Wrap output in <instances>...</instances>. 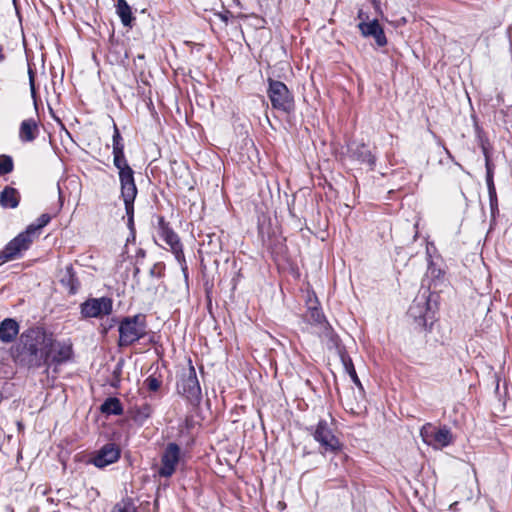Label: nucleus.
Instances as JSON below:
<instances>
[{
  "instance_id": "nucleus-15",
  "label": "nucleus",
  "mask_w": 512,
  "mask_h": 512,
  "mask_svg": "<svg viewBox=\"0 0 512 512\" xmlns=\"http://www.w3.org/2000/svg\"><path fill=\"white\" fill-rule=\"evenodd\" d=\"M350 158L358 161L360 164H366L371 170L376 166V156L365 143L353 142L348 145Z\"/></svg>"
},
{
  "instance_id": "nucleus-24",
  "label": "nucleus",
  "mask_w": 512,
  "mask_h": 512,
  "mask_svg": "<svg viewBox=\"0 0 512 512\" xmlns=\"http://www.w3.org/2000/svg\"><path fill=\"white\" fill-rule=\"evenodd\" d=\"M51 221V216L47 213L41 214L36 222L31 223L27 226V230H29L36 238L39 236L40 231Z\"/></svg>"
},
{
  "instance_id": "nucleus-30",
  "label": "nucleus",
  "mask_w": 512,
  "mask_h": 512,
  "mask_svg": "<svg viewBox=\"0 0 512 512\" xmlns=\"http://www.w3.org/2000/svg\"><path fill=\"white\" fill-rule=\"evenodd\" d=\"M369 37H373L376 44L380 47L387 44V38L381 26H378L376 29H374V31L369 34Z\"/></svg>"
},
{
  "instance_id": "nucleus-7",
  "label": "nucleus",
  "mask_w": 512,
  "mask_h": 512,
  "mask_svg": "<svg viewBox=\"0 0 512 512\" xmlns=\"http://www.w3.org/2000/svg\"><path fill=\"white\" fill-rule=\"evenodd\" d=\"M420 435L424 443L435 449H441L453 443L454 437L451 429L446 425L436 427L431 423H426L420 430Z\"/></svg>"
},
{
  "instance_id": "nucleus-20",
  "label": "nucleus",
  "mask_w": 512,
  "mask_h": 512,
  "mask_svg": "<svg viewBox=\"0 0 512 512\" xmlns=\"http://www.w3.org/2000/svg\"><path fill=\"white\" fill-rule=\"evenodd\" d=\"M60 282L64 287L68 289L70 294H76L78 292L80 282L71 264L65 267V273L62 276Z\"/></svg>"
},
{
  "instance_id": "nucleus-29",
  "label": "nucleus",
  "mask_w": 512,
  "mask_h": 512,
  "mask_svg": "<svg viewBox=\"0 0 512 512\" xmlns=\"http://www.w3.org/2000/svg\"><path fill=\"white\" fill-rule=\"evenodd\" d=\"M378 26H380L377 19H374L370 22L362 21L358 24V28L361 32V34L364 37H369V34L374 31Z\"/></svg>"
},
{
  "instance_id": "nucleus-13",
  "label": "nucleus",
  "mask_w": 512,
  "mask_h": 512,
  "mask_svg": "<svg viewBox=\"0 0 512 512\" xmlns=\"http://www.w3.org/2000/svg\"><path fill=\"white\" fill-rule=\"evenodd\" d=\"M181 449L177 443H168L162 456L161 466L158 469V475L160 477L169 478L171 477L177 468L180 460Z\"/></svg>"
},
{
  "instance_id": "nucleus-22",
  "label": "nucleus",
  "mask_w": 512,
  "mask_h": 512,
  "mask_svg": "<svg viewBox=\"0 0 512 512\" xmlns=\"http://www.w3.org/2000/svg\"><path fill=\"white\" fill-rule=\"evenodd\" d=\"M116 12L124 26H132V22L135 18L133 17L131 7L128 5L126 0H117Z\"/></svg>"
},
{
  "instance_id": "nucleus-45",
  "label": "nucleus",
  "mask_w": 512,
  "mask_h": 512,
  "mask_svg": "<svg viewBox=\"0 0 512 512\" xmlns=\"http://www.w3.org/2000/svg\"><path fill=\"white\" fill-rule=\"evenodd\" d=\"M445 152L448 155V157L453 160V156H452L451 152L447 148H445Z\"/></svg>"
},
{
  "instance_id": "nucleus-35",
  "label": "nucleus",
  "mask_w": 512,
  "mask_h": 512,
  "mask_svg": "<svg viewBox=\"0 0 512 512\" xmlns=\"http://www.w3.org/2000/svg\"><path fill=\"white\" fill-rule=\"evenodd\" d=\"M427 274L433 279H439L442 276V270L437 268L432 261H429Z\"/></svg>"
},
{
  "instance_id": "nucleus-8",
  "label": "nucleus",
  "mask_w": 512,
  "mask_h": 512,
  "mask_svg": "<svg viewBox=\"0 0 512 512\" xmlns=\"http://www.w3.org/2000/svg\"><path fill=\"white\" fill-rule=\"evenodd\" d=\"M36 237L27 229L9 241L0 252V265L17 258L22 251L29 249Z\"/></svg>"
},
{
  "instance_id": "nucleus-21",
  "label": "nucleus",
  "mask_w": 512,
  "mask_h": 512,
  "mask_svg": "<svg viewBox=\"0 0 512 512\" xmlns=\"http://www.w3.org/2000/svg\"><path fill=\"white\" fill-rule=\"evenodd\" d=\"M103 414L120 416L123 414V406L117 397L107 398L100 407Z\"/></svg>"
},
{
  "instance_id": "nucleus-19",
  "label": "nucleus",
  "mask_w": 512,
  "mask_h": 512,
  "mask_svg": "<svg viewBox=\"0 0 512 512\" xmlns=\"http://www.w3.org/2000/svg\"><path fill=\"white\" fill-rule=\"evenodd\" d=\"M39 133L38 124L35 119H25L20 124L19 138L22 142L34 141Z\"/></svg>"
},
{
  "instance_id": "nucleus-39",
  "label": "nucleus",
  "mask_w": 512,
  "mask_h": 512,
  "mask_svg": "<svg viewBox=\"0 0 512 512\" xmlns=\"http://www.w3.org/2000/svg\"><path fill=\"white\" fill-rule=\"evenodd\" d=\"M489 203H490L491 217L493 219H495L496 215L499 213L498 199L490 200Z\"/></svg>"
},
{
  "instance_id": "nucleus-43",
  "label": "nucleus",
  "mask_w": 512,
  "mask_h": 512,
  "mask_svg": "<svg viewBox=\"0 0 512 512\" xmlns=\"http://www.w3.org/2000/svg\"><path fill=\"white\" fill-rule=\"evenodd\" d=\"M140 273V268L138 266H135L133 276L136 278Z\"/></svg>"
},
{
  "instance_id": "nucleus-18",
  "label": "nucleus",
  "mask_w": 512,
  "mask_h": 512,
  "mask_svg": "<svg viewBox=\"0 0 512 512\" xmlns=\"http://www.w3.org/2000/svg\"><path fill=\"white\" fill-rule=\"evenodd\" d=\"M20 193L16 188L5 186L0 192V206L5 209H15L20 203Z\"/></svg>"
},
{
  "instance_id": "nucleus-41",
  "label": "nucleus",
  "mask_w": 512,
  "mask_h": 512,
  "mask_svg": "<svg viewBox=\"0 0 512 512\" xmlns=\"http://www.w3.org/2000/svg\"><path fill=\"white\" fill-rule=\"evenodd\" d=\"M485 161H491V146L481 148Z\"/></svg>"
},
{
  "instance_id": "nucleus-1",
  "label": "nucleus",
  "mask_w": 512,
  "mask_h": 512,
  "mask_svg": "<svg viewBox=\"0 0 512 512\" xmlns=\"http://www.w3.org/2000/svg\"><path fill=\"white\" fill-rule=\"evenodd\" d=\"M54 336L43 327H30L19 338L14 350V359L27 368L48 365L53 351Z\"/></svg>"
},
{
  "instance_id": "nucleus-9",
  "label": "nucleus",
  "mask_w": 512,
  "mask_h": 512,
  "mask_svg": "<svg viewBox=\"0 0 512 512\" xmlns=\"http://www.w3.org/2000/svg\"><path fill=\"white\" fill-rule=\"evenodd\" d=\"M113 301L109 297L88 298L80 304V314L84 319L102 318L112 313Z\"/></svg>"
},
{
  "instance_id": "nucleus-33",
  "label": "nucleus",
  "mask_w": 512,
  "mask_h": 512,
  "mask_svg": "<svg viewBox=\"0 0 512 512\" xmlns=\"http://www.w3.org/2000/svg\"><path fill=\"white\" fill-rule=\"evenodd\" d=\"M165 264L163 262L155 263L149 271L151 277L161 278L164 276Z\"/></svg>"
},
{
  "instance_id": "nucleus-27",
  "label": "nucleus",
  "mask_w": 512,
  "mask_h": 512,
  "mask_svg": "<svg viewBox=\"0 0 512 512\" xmlns=\"http://www.w3.org/2000/svg\"><path fill=\"white\" fill-rule=\"evenodd\" d=\"M110 512H137V508L131 499H124L116 503Z\"/></svg>"
},
{
  "instance_id": "nucleus-37",
  "label": "nucleus",
  "mask_w": 512,
  "mask_h": 512,
  "mask_svg": "<svg viewBox=\"0 0 512 512\" xmlns=\"http://www.w3.org/2000/svg\"><path fill=\"white\" fill-rule=\"evenodd\" d=\"M28 75H29V85H30L31 94L33 97H35V95H36L35 81H34L35 73L30 66L28 67Z\"/></svg>"
},
{
  "instance_id": "nucleus-36",
  "label": "nucleus",
  "mask_w": 512,
  "mask_h": 512,
  "mask_svg": "<svg viewBox=\"0 0 512 512\" xmlns=\"http://www.w3.org/2000/svg\"><path fill=\"white\" fill-rule=\"evenodd\" d=\"M206 237L208 239V244L212 246V251L216 252L218 249L221 248L220 240L218 237H216L215 234H208Z\"/></svg>"
},
{
  "instance_id": "nucleus-40",
  "label": "nucleus",
  "mask_w": 512,
  "mask_h": 512,
  "mask_svg": "<svg viewBox=\"0 0 512 512\" xmlns=\"http://www.w3.org/2000/svg\"><path fill=\"white\" fill-rule=\"evenodd\" d=\"M478 141H479L480 148H484V147L490 146V143H489L487 137H485V136H483L481 134H478Z\"/></svg>"
},
{
  "instance_id": "nucleus-34",
  "label": "nucleus",
  "mask_w": 512,
  "mask_h": 512,
  "mask_svg": "<svg viewBox=\"0 0 512 512\" xmlns=\"http://www.w3.org/2000/svg\"><path fill=\"white\" fill-rule=\"evenodd\" d=\"M486 168V183L494 182V169L495 165L492 161H485Z\"/></svg>"
},
{
  "instance_id": "nucleus-42",
  "label": "nucleus",
  "mask_w": 512,
  "mask_h": 512,
  "mask_svg": "<svg viewBox=\"0 0 512 512\" xmlns=\"http://www.w3.org/2000/svg\"><path fill=\"white\" fill-rule=\"evenodd\" d=\"M146 256V252L144 249H138L136 252V264H139L140 260H143Z\"/></svg>"
},
{
  "instance_id": "nucleus-38",
  "label": "nucleus",
  "mask_w": 512,
  "mask_h": 512,
  "mask_svg": "<svg viewBox=\"0 0 512 512\" xmlns=\"http://www.w3.org/2000/svg\"><path fill=\"white\" fill-rule=\"evenodd\" d=\"M486 185H487V190H488V195H489V201L498 199L494 182L486 183Z\"/></svg>"
},
{
  "instance_id": "nucleus-6",
  "label": "nucleus",
  "mask_w": 512,
  "mask_h": 512,
  "mask_svg": "<svg viewBox=\"0 0 512 512\" xmlns=\"http://www.w3.org/2000/svg\"><path fill=\"white\" fill-rule=\"evenodd\" d=\"M159 236L167 245L170 246L172 253L175 255L176 260L181 265L185 278L188 277V267L185 261L182 244L178 235L170 227L169 223L165 221L164 217L158 219Z\"/></svg>"
},
{
  "instance_id": "nucleus-17",
  "label": "nucleus",
  "mask_w": 512,
  "mask_h": 512,
  "mask_svg": "<svg viewBox=\"0 0 512 512\" xmlns=\"http://www.w3.org/2000/svg\"><path fill=\"white\" fill-rule=\"evenodd\" d=\"M20 326L13 318H5L0 323V341L2 343L13 342L19 334Z\"/></svg>"
},
{
  "instance_id": "nucleus-12",
  "label": "nucleus",
  "mask_w": 512,
  "mask_h": 512,
  "mask_svg": "<svg viewBox=\"0 0 512 512\" xmlns=\"http://www.w3.org/2000/svg\"><path fill=\"white\" fill-rule=\"evenodd\" d=\"M121 198L123 199L125 211L128 216V226H133L134 201L138 190L135 184L134 176L119 178Z\"/></svg>"
},
{
  "instance_id": "nucleus-5",
  "label": "nucleus",
  "mask_w": 512,
  "mask_h": 512,
  "mask_svg": "<svg viewBox=\"0 0 512 512\" xmlns=\"http://www.w3.org/2000/svg\"><path fill=\"white\" fill-rule=\"evenodd\" d=\"M177 391L192 405H198L201 402V387L196 375V370L191 363L188 370L182 374L180 380L178 381Z\"/></svg>"
},
{
  "instance_id": "nucleus-26",
  "label": "nucleus",
  "mask_w": 512,
  "mask_h": 512,
  "mask_svg": "<svg viewBox=\"0 0 512 512\" xmlns=\"http://www.w3.org/2000/svg\"><path fill=\"white\" fill-rule=\"evenodd\" d=\"M152 406L148 403L136 407L134 410L133 418L136 422L144 423L152 414Z\"/></svg>"
},
{
  "instance_id": "nucleus-23",
  "label": "nucleus",
  "mask_w": 512,
  "mask_h": 512,
  "mask_svg": "<svg viewBox=\"0 0 512 512\" xmlns=\"http://www.w3.org/2000/svg\"><path fill=\"white\" fill-rule=\"evenodd\" d=\"M340 357H341L342 364L345 368V371L349 374L353 383L355 385H357L358 387H362V384L360 382V379L357 376L352 359L344 351H340Z\"/></svg>"
},
{
  "instance_id": "nucleus-16",
  "label": "nucleus",
  "mask_w": 512,
  "mask_h": 512,
  "mask_svg": "<svg viewBox=\"0 0 512 512\" xmlns=\"http://www.w3.org/2000/svg\"><path fill=\"white\" fill-rule=\"evenodd\" d=\"M73 355L72 345L67 342H56L54 339L53 351L50 356V364H62L71 359Z\"/></svg>"
},
{
  "instance_id": "nucleus-28",
  "label": "nucleus",
  "mask_w": 512,
  "mask_h": 512,
  "mask_svg": "<svg viewBox=\"0 0 512 512\" xmlns=\"http://www.w3.org/2000/svg\"><path fill=\"white\" fill-rule=\"evenodd\" d=\"M14 164L11 156L1 155L0 156V175H6L13 171Z\"/></svg>"
},
{
  "instance_id": "nucleus-14",
  "label": "nucleus",
  "mask_w": 512,
  "mask_h": 512,
  "mask_svg": "<svg viewBox=\"0 0 512 512\" xmlns=\"http://www.w3.org/2000/svg\"><path fill=\"white\" fill-rule=\"evenodd\" d=\"M120 458V449L113 443L104 445L90 459V463L98 468H104L115 463Z\"/></svg>"
},
{
  "instance_id": "nucleus-4",
  "label": "nucleus",
  "mask_w": 512,
  "mask_h": 512,
  "mask_svg": "<svg viewBox=\"0 0 512 512\" xmlns=\"http://www.w3.org/2000/svg\"><path fill=\"white\" fill-rule=\"evenodd\" d=\"M308 431L324 452L337 453L342 449L340 440L326 420H319L315 426L309 427Z\"/></svg>"
},
{
  "instance_id": "nucleus-44",
  "label": "nucleus",
  "mask_w": 512,
  "mask_h": 512,
  "mask_svg": "<svg viewBox=\"0 0 512 512\" xmlns=\"http://www.w3.org/2000/svg\"><path fill=\"white\" fill-rule=\"evenodd\" d=\"M5 59V55L3 53V48L2 46L0 45V62L4 61Z\"/></svg>"
},
{
  "instance_id": "nucleus-10",
  "label": "nucleus",
  "mask_w": 512,
  "mask_h": 512,
  "mask_svg": "<svg viewBox=\"0 0 512 512\" xmlns=\"http://www.w3.org/2000/svg\"><path fill=\"white\" fill-rule=\"evenodd\" d=\"M112 146L113 164L118 169L119 178L134 176V171L128 164L124 154L123 138L116 124L113 126Z\"/></svg>"
},
{
  "instance_id": "nucleus-3",
  "label": "nucleus",
  "mask_w": 512,
  "mask_h": 512,
  "mask_svg": "<svg viewBox=\"0 0 512 512\" xmlns=\"http://www.w3.org/2000/svg\"><path fill=\"white\" fill-rule=\"evenodd\" d=\"M267 95L273 109L284 113H291L294 110L293 94L283 82L269 78Z\"/></svg>"
},
{
  "instance_id": "nucleus-31",
  "label": "nucleus",
  "mask_w": 512,
  "mask_h": 512,
  "mask_svg": "<svg viewBox=\"0 0 512 512\" xmlns=\"http://www.w3.org/2000/svg\"><path fill=\"white\" fill-rule=\"evenodd\" d=\"M369 37H373L376 44L380 47L387 44V38L381 26H378L376 29H374V31L369 34Z\"/></svg>"
},
{
  "instance_id": "nucleus-11",
  "label": "nucleus",
  "mask_w": 512,
  "mask_h": 512,
  "mask_svg": "<svg viewBox=\"0 0 512 512\" xmlns=\"http://www.w3.org/2000/svg\"><path fill=\"white\" fill-rule=\"evenodd\" d=\"M407 315L420 327L426 328L428 321H433V312L430 308L429 298L425 295L416 297L410 305Z\"/></svg>"
},
{
  "instance_id": "nucleus-32",
  "label": "nucleus",
  "mask_w": 512,
  "mask_h": 512,
  "mask_svg": "<svg viewBox=\"0 0 512 512\" xmlns=\"http://www.w3.org/2000/svg\"><path fill=\"white\" fill-rule=\"evenodd\" d=\"M145 385L147 387V389L149 391H152V392H156L159 390V388L161 387V380L158 379L157 377L153 376V375H150L146 380H145Z\"/></svg>"
},
{
  "instance_id": "nucleus-25",
  "label": "nucleus",
  "mask_w": 512,
  "mask_h": 512,
  "mask_svg": "<svg viewBox=\"0 0 512 512\" xmlns=\"http://www.w3.org/2000/svg\"><path fill=\"white\" fill-rule=\"evenodd\" d=\"M306 318L311 323H314V324H317V325H321L323 323H326L325 316H324L321 308H319L318 306L310 305L308 307V311L306 313Z\"/></svg>"
},
{
  "instance_id": "nucleus-2",
  "label": "nucleus",
  "mask_w": 512,
  "mask_h": 512,
  "mask_svg": "<svg viewBox=\"0 0 512 512\" xmlns=\"http://www.w3.org/2000/svg\"><path fill=\"white\" fill-rule=\"evenodd\" d=\"M119 347H128L144 338L147 334L146 315L138 313L123 317L118 325Z\"/></svg>"
}]
</instances>
